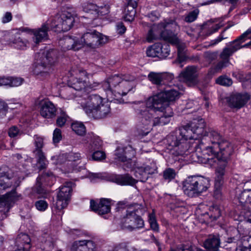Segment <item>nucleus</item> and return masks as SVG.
Wrapping results in <instances>:
<instances>
[{
  "instance_id": "nucleus-31",
  "label": "nucleus",
  "mask_w": 251,
  "mask_h": 251,
  "mask_svg": "<svg viewBox=\"0 0 251 251\" xmlns=\"http://www.w3.org/2000/svg\"><path fill=\"white\" fill-rule=\"evenodd\" d=\"M251 32V29H248L246 31L241 35L238 38L229 43V47H227L233 54L239 49L242 48L241 44L246 41L248 34Z\"/></svg>"
},
{
  "instance_id": "nucleus-48",
  "label": "nucleus",
  "mask_w": 251,
  "mask_h": 251,
  "mask_svg": "<svg viewBox=\"0 0 251 251\" xmlns=\"http://www.w3.org/2000/svg\"><path fill=\"white\" fill-rule=\"evenodd\" d=\"M199 14V10L198 9L190 12L185 18V21L187 23H192L195 21Z\"/></svg>"
},
{
  "instance_id": "nucleus-62",
  "label": "nucleus",
  "mask_w": 251,
  "mask_h": 251,
  "mask_svg": "<svg viewBox=\"0 0 251 251\" xmlns=\"http://www.w3.org/2000/svg\"><path fill=\"white\" fill-rule=\"evenodd\" d=\"M12 14L10 12H7L2 17L1 21L2 23L5 24L10 22L12 20Z\"/></svg>"
},
{
  "instance_id": "nucleus-16",
  "label": "nucleus",
  "mask_w": 251,
  "mask_h": 251,
  "mask_svg": "<svg viewBox=\"0 0 251 251\" xmlns=\"http://www.w3.org/2000/svg\"><path fill=\"white\" fill-rule=\"evenodd\" d=\"M180 96V93L176 89H172L161 92L152 96L150 101H157L163 106H169V101H173L177 100Z\"/></svg>"
},
{
  "instance_id": "nucleus-4",
  "label": "nucleus",
  "mask_w": 251,
  "mask_h": 251,
  "mask_svg": "<svg viewBox=\"0 0 251 251\" xmlns=\"http://www.w3.org/2000/svg\"><path fill=\"white\" fill-rule=\"evenodd\" d=\"M134 77L122 78L119 75L109 77L102 84V87L106 92L107 99L110 101L116 100L121 103L123 100L121 97L126 95L133 88L132 82Z\"/></svg>"
},
{
  "instance_id": "nucleus-37",
  "label": "nucleus",
  "mask_w": 251,
  "mask_h": 251,
  "mask_svg": "<svg viewBox=\"0 0 251 251\" xmlns=\"http://www.w3.org/2000/svg\"><path fill=\"white\" fill-rule=\"evenodd\" d=\"M218 20H211L207 21L204 25V26H208V31L207 35H210L211 34L217 31L218 29L223 26V24L220 22L214 24L215 23H217Z\"/></svg>"
},
{
  "instance_id": "nucleus-21",
  "label": "nucleus",
  "mask_w": 251,
  "mask_h": 251,
  "mask_svg": "<svg viewBox=\"0 0 251 251\" xmlns=\"http://www.w3.org/2000/svg\"><path fill=\"white\" fill-rule=\"evenodd\" d=\"M249 99V96L246 94L236 93L230 96L228 102L230 107L240 109L245 105Z\"/></svg>"
},
{
  "instance_id": "nucleus-2",
  "label": "nucleus",
  "mask_w": 251,
  "mask_h": 251,
  "mask_svg": "<svg viewBox=\"0 0 251 251\" xmlns=\"http://www.w3.org/2000/svg\"><path fill=\"white\" fill-rule=\"evenodd\" d=\"M201 143L196 146L195 152L193 153L194 158L196 157L197 161L202 164L214 166L217 162V152L219 144L225 139L217 131L209 129L206 131L204 128Z\"/></svg>"
},
{
  "instance_id": "nucleus-22",
  "label": "nucleus",
  "mask_w": 251,
  "mask_h": 251,
  "mask_svg": "<svg viewBox=\"0 0 251 251\" xmlns=\"http://www.w3.org/2000/svg\"><path fill=\"white\" fill-rule=\"evenodd\" d=\"M225 173L224 166L223 167L217 168L213 194L214 197L216 199H221L222 196V187L223 183V176Z\"/></svg>"
},
{
  "instance_id": "nucleus-27",
  "label": "nucleus",
  "mask_w": 251,
  "mask_h": 251,
  "mask_svg": "<svg viewBox=\"0 0 251 251\" xmlns=\"http://www.w3.org/2000/svg\"><path fill=\"white\" fill-rule=\"evenodd\" d=\"M95 246L90 240L76 241L74 243L71 251H94Z\"/></svg>"
},
{
  "instance_id": "nucleus-56",
  "label": "nucleus",
  "mask_w": 251,
  "mask_h": 251,
  "mask_svg": "<svg viewBox=\"0 0 251 251\" xmlns=\"http://www.w3.org/2000/svg\"><path fill=\"white\" fill-rule=\"evenodd\" d=\"M8 110L7 104L2 100H0V118L6 115Z\"/></svg>"
},
{
  "instance_id": "nucleus-33",
  "label": "nucleus",
  "mask_w": 251,
  "mask_h": 251,
  "mask_svg": "<svg viewBox=\"0 0 251 251\" xmlns=\"http://www.w3.org/2000/svg\"><path fill=\"white\" fill-rule=\"evenodd\" d=\"M62 18H63V32L67 31L72 27L75 22L73 15L70 13H64L61 14Z\"/></svg>"
},
{
  "instance_id": "nucleus-53",
  "label": "nucleus",
  "mask_w": 251,
  "mask_h": 251,
  "mask_svg": "<svg viewBox=\"0 0 251 251\" xmlns=\"http://www.w3.org/2000/svg\"><path fill=\"white\" fill-rule=\"evenodd\" d=\"M35 206L36 208L41 211H45L48 206V203L44 200H39L36 202Z\"/></svg>"
},
{
  "instance_id": "nucleus-52",
  "label": "nucleus",
  "mask_w": 251,
  "mask_h": 251,
  "mask_svg": "<svg viewBox=\"0 0 251 251\" xmlns=\"http://www.w3.org/2000/svg\"><path fill=\"white\" fill-rule=\"evenodd\" d=\"M68 118L69 117L65 113H61L57 119V125L60 127L64 126Z\"/></svg>"
},
{
  "instance_id": "nucleus-64",
  "label": "nucleus",
  "mask_w": 251,
  "mask_h": 251,
  "mask_svg": "<svg viewBox=\"0 0 251 251\" xmlns=\"http://www.w3.org/2000/svg\"><path fill=\"white\" fill-rule=\"evenodd\" d=\"M129 205L128 202L126 201H119L117 204V209L120 210L121 209L125 208Z\"/></svg>"
},
{
  "instance_id": "nucleus-40",
  "label": "nucleus",
  "mask_w": 251,
  "mask_h": 251,
  "mask_svg": "<svg viewBox=\"0 0 251 251\" xmlns=\"http://www.w3.org/2000/svg\"><path fill=\"white\" fill-rule=\"evenodd\" d=\"M161 49V44L155 43L148 48L146 51L147 55L149 57L159 58V53Z\"/></svg>"
},
{
  "instance_id": "nucleus-49",
  "label": "nucleus",
  "mask_w": 251,
  "mask_h": 251,
  "mask_svg": "<svg viewBox=\"0 0 251 251\" xmlns=\"http://www.w3.org/2000/svg\"><path fill=\"white\" fill-rule=\"evenodd\" d=\"M69 164H72L73 162H78L81 159L80 154L78 152H70L67 153Z\"/></svg>"
},
{
  "instance_id": "nucleus-39",
  "label": "nucleus",
  "mask_w": 251,
  "mask_h": 251,
  "mask_svg": "<svg viewBox=\"0 0 251 251\" xmlns=\"http://www.w3.org/2000/svg\"><path fill=\"white\" fill-rule=\"evenodd\" d=\"M35 149L33 151L34 154L44 153L42 148L44 146V139L43 137L36 135L34 136Z\"/></svg>"
},
{
  "instance_id": "nucleus-50",
  "label": "nucleus",
  "mask_w": 251,
  "mask_h": 251,
  "mask_svg": "<svg viewBox=\"0 0 251 251\" xmlns=\"http://www.w3.org/2000/svg\"><path fill=\"white\" fill-rule=\"evenodd\" d=\"M145 171L149 174H153L157 172V167L154 162L150 163V165L143 166Z\"/></svg>"
},
{
  "instance_id": "nucleus-12",
  "label": "nucleus",
  "mask_w": 251,
  "mask_h": 251,
  "mask_svg": "<svg viewBox=\"0 0 251 251\" xmlns=\"http://www.w3.org/2000/svg\"><path fill=\"white\" fill-rule=\"evenodd\" d=\"M72 182H67L60 187V190L57 196L56 201L53 204L52 212L53 213L61 216L63 214L62 210L67 207L72 191Z\"/></svg>"
},
{
  "instance_id": "nucleus-43",
  "label": "nucleus",
  "mask_w": 251,
  "mask_h": 251,
  "mask_svg": "<svg viewBox=\"0 0 251 251\" xmlns=\"http://www.w3.org/2000/svg\"><path fill=\"white\" fill-rule=\"evenodd\" d=\"M176 176V172L173 169L169 168L165 169L163 174V178L170 182L175 178Z\"/></svg>"
},
{
  "instance_id": "nucleus-41",
  "label": "nucleus",
  "mask_w": 251,
  "mask_h": 251,
  "mask_svg": "<svg viewBox=\"0 0 251 251\" xmlns=\"http://www.w3.org/2000/svg\"><path fill=\"white\" fill-rule=\"evenodd\" d=\"M72 130L77 135H84L86 133L85 126L82 123L75 122L71 125Z\"/></svg>"
},
{
  "instance_id": "nucleus-51",
  "label": "nucleus",
  "mask_w": 251,
  "mask_h": 251,
  "mask_svg": "<svg viewBox=\"0 0 251 251\" xmlns=\"http://www.w3.org/2000/svg\"><path fill=\"white\" fill-rule=\"evenodd\" d=\"M105 154L103 151H99L98 150L93 151L92 154V159L96 161H100L105 159Z\"/></svg>"
},
{
  "instance_id": "nucleus-1",
  "label": "nucleus",
  "mask_w": 251,
  "mask_h": 251,
  "mask_svg": "<svg viewBox=\"0 0 251 251\" xmlns=\"http://www.w3.org/2000/svg\"><path fill=\"white\" fill-rule=\"evenodd\" d=\"M206 124L203 119H194L192 121L182 126L175 133L167 137V149L171 153L175 156L188 154L190 150L188 140H198L201 138L204 133Z\"/></svg>"
},
{
  "instance_id": "nucleus-14",
  "label": "nucleus",
  "mask_w": 251,
  "mask_h": 251,
  "mask_svg": "<svg viewBox=\"0 0 251 251\" xmlns=\"http://www.w3.org/2000/svg\"><path fill=\"white\" fill-rule=\"evenodd\" d=\"M218 151L216 157L217 160L215 165L218 163V167H223L224 166L225 169L226 166L227 159L233 153V146L228 141L224 140L219 144Z\"/></svg>"
},
{
  "instance_id": "nucleus-23",
  "label": "nucleus",
  "mask_w": 251,
  "mask_h": 251,
  "mask_svg": "<svg viewBox=\"0 0 251 251\" xmlns=\"http://www.w3.org/2000/svg\"><path fill=\"white\" fill-rule=\"evenodd\" d=\"M110 181L121 185H135L137 180L128 174L113 175L109 177Z\"/></svg>"
},
{
  "instance_id": "nucleus-29",
  "label": "nucleus",
  "mask_w": 251,
  "mask_h": 251,
  "mask_svg": "<svg viewBox=\"0 0 251 251\" xmlns=\"http://www.w3.org/2000/svg\"><path fill=\"white\" fill-rule=\"evenodd\" d=\"M56 108L52 103L50 101H45L40 109L41 115L46 118H51L55 115Z\"/></svg>"
},
{
  "instance_id": "nucleus-30",
  "label": "nucleus",
  "mask_w": 251,
  "mask_h": 251,
  "mask_svg": "<svg viewBox=\"0 0 251 251\" xmlns=\"http://www.w3.org/2000/svg\"><path fill=\"white\" fill-rule=\"evenodd\" d=\"M251 32V29H248L246 31L241 35L238 38L229 43V47H227L233 54L239 49L242 48L241 44L246 41L248 34Z\"/></svg>"
},
{
  "instance_id": "nucleus-10",
  "label": "nucleus",
  "mask_w": 251,
  "mask_h": 251,
  "mask_svg": "<svg viewBox=\"0 0 251 251\" xmlns=\"http://www.w3.org/2000/svg\"><path fill=\"white\" fill-rule=\"evenodd\" d=\"M34 68V73L37 75L48 74L51 71V67L56 60L55 52L53 50H44L39 52Z\"/></svg>"
},
{
  "instance_id": "nucleus-42",
  "label": "nucleus",
  "mask_w": 251,
  "mask_h": 251,
  "mask_svg": "<svg viewBox=\"0 0 251 251\" xmlns=\"http://www.w3.org/2000/svg\"><path fill=\"white\" fill-rule=\"evenodd\" d=\"M148 221L151 228L155 232H158L159 230V225L157 223L154 210H152L151 213L149 214Z\"/></svg>"
},
{
  "instance_id": "nucleus-55",
  "label": "nucleus",
  "mask_w": 251,
  "mask_h": 251,
  "mask_svg": "<svg viewBox=\"0 0 251 251\" xmlns=\"http://www.w3.org/2000/svg\"><path fill=\"white\" fill-rule=\"evenodd\" d=\"M62 139L61 131L59 128H55L53 133V142L58 143Z\"/></svg>"
},
{
  "instance_id": "nucleus-6",
  "label": "nucleus",
  "mask_w": 251,
  "mask_h": 251,
  "mask_svg": "<svg viewBox=\"0 0 251 251\" xmlns=\"http://www.w3.org/2000/svg\"><path fill=\"white\" fill-rule=\"evenodd\" d=\"M62 23H63V18H62L61 15H57L54 17L50 24L46 23L40 28L30 29L29 33L32 35L33 42L37 45L47 40L49 38V25L55 32L63 31Z\"/></svg>"
},
{
  "instance_id": "nucleus-8",
  "label": "nucleus",
  "mask_w": 251,
  "mask_h": 251,
  "mask_svg": "<svg viewBox=\"0 0 251 251\" xmlns=\"http://www.w3.org/2000/svg\"><path fill=\"white\" fill-rule=\"evenodd\" d=\"M152 96L149 97L146 100V106L139 110L141 122L143 125L147 126V129L150 130L151 127L156 126L158 120L156 119V113L158 110H162L163 107L161 104L157 101H151L150 99Z\"/></svg>"
},
{
  "instance_id": "nucleus-28",
  "label": "nucleus",
  "mask_w": 251,
  "mask_h": 251,
  "mask_svg": "<svg viewBox=\"0 0 251 251\" xmlns=\"http://www.w3.org/2000/svg\"><path fill=\"white\" fill-rule=\"evenodd\" d=\"M159 112H162L163 115L160 117L156 116L158 121L157 125H164L169 123L170 121V118L173 115V109L170 106H163L162 110H158Z\"/></svg>"
},
{
  "instance_id": "nucleus-26",
  "label": "nucleus",
  "mask_w": 251,
  "mask_h": 251,
  "mask_svg": "<svg viewBox=\"0 0 251 251\" xmlns=\"http://www.w3.org/2000/svg\"><path fill=\"white\" fill-rule=\"evenodd\" d=\"M232 54L228 48H224L220 55L221 60L214 67L215 72H219L223 68L227 67L229 63V57Z\"/></svg>"
},
{
  "instance_id": "nucleus-17",
  "label": "nucleus",
  "mask_w": 251,
  "mask_h": 251,
  "mask_svg": "<svg viewBox=\"0 0 251 251\" xmlns=\"http://www.w3.org/2000/svg\"><path fill=\"white\" fill-rule=\"evenodd\" d=\"M83 8L86 12H91L98 16H103L107 15L110 13V6L107 2L98 1L96 3L91 2L84 3Z\"/></svg>"
},
{
  "instance_id": "nucleus-47",
  "label": "nucleus",
  "mask_w": 251,
  "mask_h": 251,
  "mask_svg": "<svg viewBox=\"0 0 251 251\" xmlns=\"http://www.w3.org/2000/svg\"><path fill=\"white\" fill-rule=\"evenodd\" d=\"M51 159H55L56 160V162H55L56 164L62 165L67 163V165H68L69 164L68 163L67 153L60 154L56 157H52Z\"/></svg>"
},
{
  "instance_id": "nucleus-32",
  "label": "nucleus",
  "mask_w": 251,
  "mask_h": 251,
  "mask_svg": "<svg viewBox=\"0 0 251 251\" xmlns=\"http://www.w3.org/2000/svg\"><path fill=\"white\" fill-rule=\"evenodd\" d=\"M220 246V239L218 236L210 235L204 242L205 249L212 251H218Z\"/></svg>"
},
{
  "instance_id": "nucleus-61",
  "label": "nucleus",
  "mask_w": 251,
  "mask_h": 251,
  "mask_svg": "<svg viewBox=\"0 0 251 251\" xmlns=\"http://www.w3.org/2000/svg\"><path fill=\"white\" fill-rule=\"evenodd\" d=\"M135 15V10L133 8L130 9V13H127L125 11V15L124 18L125 21L131 22L134 20V16Z\"/></svg>"
},
{
  "instance_id": "nucleus-57",
  "label": "nucleus",
  "mask_w": 251,
  "mask_h": 251,
  "mask_svg": "<svg viewBox=\"0 0 251 251\" xmlns=\"http://www.w3.org/2000/svg\"><path fill=\"white\" fill-rule=\"evenodd\" d=\"M24 81V79L20 77H10V86L17 87L21 85Z\"/></svg>"
},
{
  "instance_id": "nucleus-25",
  "label": "nucleus",
  "mask_w": 251,
  "mask_h": 251,
  "mask_svg": "<svg viewBox=\"0 0 251 251\" xmlns=\"http://www.w3.org/2000/svg\"><path fill=\"white\" fill-rule=\"evenodd\" d=\"M15 178H10L8 175L2 169H0V194L6 188L12 186L17 187L19 183L15 181Z\"/></svg>"
},
{
  "instance_id": "nucleus-18",
  "label": "nucleus",
  "mask_w": 251,
  "mask_h": 251,
  "mask_svg": "<svg viewBox=\"0 0 251 251\" xmlns=\"http://www.w3.org/2000/svg\"><path fill=\"white\" fill-rule=\"evenodd\" d=\"M197 68L194 66H188L179 75L180 79L189 85H194L198 82Z\"/></svg>"
},
{
  "instance_id": "nucleus-5",
  "label": "nucleus",
  "mask_w": 251,
  "mask_h": 251,
  "mask_svg": "<svg viewBox=\"0 0 251 251\" xmlns=\"http://www.w3.org/2000/svg\"><path fill=\"white\" fill-rule=\"evenodd\" d=\"M78 100V103L89 116L95 119L105 118L110 113L108 102L98 95H87Z\"/></svg>"
},
{
  "instance_id": "nucleus-20",
  "label": "nucleus",
  "mask_w": 251,
  "mask_h": 251,
  "mask_svg": "<svg viewBox=\"0 0 251 251\" xmlns=\"http://www.w3.org/2000/svg\"><path fill=\"white\" fill-rule=\"evenodd\" d=\"M91 210L100 215H104L110 212L111 210L110 201L108 199H101L99 203L91 200L90 201Z\"/></svg>"
},
{
  "instance_id": "nucleus-59",
  "label": "nucleus",
  "mask_w": 251,
  "mask_h": 251,
  "mask_svg": "<svg viewBox=\"0 0 251 251\" xmlns=\"http://www.w3.org/2000/svg\"><path fill=\"white\" fill-rule=\"evenodd\" d=\"M112 251H128V244L126 242L121 243L115 246Z\"/></svg>"
},
{
  "instance_id": "nucleus-54",
  "label": "nucleus",
  "mask_w": 251,
  "mask_h": 251,
  "mask_svg": "<svg viewBox=\"0 0 251 251\" xmlns=\"http://www.w3.org/2000/svg\"><path fill=\"white\" fill-rule=\"evenodd\" d=\"M218 56L217 52L207 51L204 53V57L206 60L210 62L215 60Z\"/></svg>"
},
{
  "instance_id": "nucleus-44",
  "label": "nucleus",
  "mask_w": 251,
  "mask_h": 251,
  "mask_svg": "<svg viewBox=\"0 0 251 251\" xmlns=\"http://www.w3.org/2000/svg\"><path fill=\"white\" fill-rule=\"evenodd\" d=\"M35 157L37 158V163L40 165L39 169L40 170H43L46 168L47 166V160L44 153L35 154Z\"/></svg>"
},
{
  "instance_id": "nucleus-38",
  "label": "nucleus",
  "mask_w": 251,
  "mask_h": 251,
  "mask_svg": "<svg viewBox=\"0 0 251 251\" xmlns=\"http://www.w3.org/2000/svg\"><path fill=\"white\" fill-rule=\"evenodd\" d=\"M102 145V141L97 136H93L91 137L88 149L90 152L99 150Z\"/></svg>"
},
{
  "instance_id": "nucleus-9",
  "label": "nucleus",
  "mask_w": 251,
  "mask_h": 251,
  "mask_svg": "<svg viewBox=\"0 0 251 251\" xmlns=\"http://www.w3.org/2000/svg\"><path fill=\"white\" fill-rule=\"evenodd\" d=\"M75 73L79 77H76L73 80L71 87L77 92L76 95L80 96V98L77 100L78 101L79 100L84 98L85 94L89 95L86 91L89 89H95L99 83L94 82L91 84L90 81H87L89 75L87 74L85 70L79 69L76 70Z\"/></svg>"
},
{
  "instance_id": "nucleus-13",
  "label": "nucleus",
  "mask_w": 251,
  "mask_h": 251,
  "mask_svg": "<svg viewBox=\"0 0 251 251\" xmlns=\"http://www.w3.org/2000/svg\"><path fill=\"white\" fill-rule=\"evenodd\" d=\"M121 226L123 229L132 231L143 227L144 222L135 211H127L126 215L121 220Z\"/></svg>"
},
{
  "instance_id": "nucleus-36",
  "label": "nucleus",
  "mask_w": 251,
  "mask_h": 251,
  "mask_svg": "<svg viewBox=\"0 0 251 251\" xmlns=\"http://www.w3.org/2000/svg\"><path fill=\"white\" fill-rule=\"evenodd\" d=\"M135 170V176L138 180L145 182L148 178V174L143 169V166H138L135 162L134 167L131 168Z\"/></svg>"
},
{
  "instance_id": "nucleus-3",
  "label": "nucleus",
  "mask_w": 251,
  "mask_h": 251,
  "mask_svg": "<svg viewBox=\"0 0 251 251\" xmlns=\"http://www.w3.org/2000/svg\"><path fill=\"white\" fill-rule=\"evenodd\" d=\"M177 25L175 21L172 20H165L159 24H153L147 35V40L149 42L161 38L173 44L177 45L178 59L180 63L184 61L186 59L184 54L185 46L183 44H178V39L173 32L175 30Z\"/></svg>"
},
{
  "instance_id": "nucleus-45",
  "label": "nucleus",
  "mask_w": 251,
  "mask_h": 251,
  "mask_svg": "<svg viewBox=\"0 0 251 251\" xmlns=\"http://www.w3.org/2000/svg\"><path fill=\"white\" fill-rule=\"evenodd\" d=\"M216 82L218 84L226 86H230L232 84L231 79L225 75H222L218 77L216 80Z\"/></svg>"
},
{
  "instance_id": "nucleus-24",
  "label": "nucleus",
  "mask_w": 251,
  "mask_h": 251,
  "mask_svg": "<svg viewBox=\"0 0 251 251\" xmlns=\"http://www.w3.org/2000/svg\"><path fill=\"white\" fill-rule=\"evenodd\" d=\"M59 44L64 50H77L81 48L80 40L78 42L75 38L67 36L59 41Z\"/></svg>"
},
{
  "instance_id": "nucleus-46",
  "label": "nucleus",
  "mask_w": 251,
  "mask_h": 251,
  "mask_svg": "<svg viewBox=\"0 0 251 251\" xmlns=\"http://www.w3.org/2000/svg\"><path fill=\"white\" fill-rule=\"evenodd\" d=\"M161 49L159 53V58L160 59L166 58L170 54V47L167 44L164 45L161 44Z\"/></svg>"
},
{
  "instance_id": "nucleus-60",
  "label": "nucleus",
  "mask_w": 251,
  "mask_h": 251,
  "mask_svg": "<svg viewBox=\"0 0 251 251\" xmlns=\"http://www.w3.org/2000/svg\"><path fill=\"white\" fill-rule=\"evenodd\" d=\"M52 176L53 175L52 173L50 172L46 173L45 175L38 177L37 178V185H38V187H41L44 179L46 180L47 177H52Z\"/></svg>"
},
{
  "instance_id": "nucleus-19",
  "label": "nucleus",
  "mask_w": 251,
  "mask_h": 251,
  "mask_svg": "<svg viewBox=\"0 0 251 251\" xmlns=\"http://www.w3.org/2000/svg\"><path fill=\"white\" fill-rule=\"evenodd\" d=\"M22 199V195L18 194L15 189L13 190L0 197V208L5 207L6 212H8L12 203Z\"/></svg>"
},
{
  "instance_id": "nucleus-15",
  "label": "nucleus",
  "mask_w": 251,
  "mask_h": 251,
  "mask_svg": "<svg viewBox=\"0 0 251 251\" xmlns=\"http://www.w3.org/2000/svg\"><path fill=\"white\" fill-rule=\"evenodd\" d=\"M135 151L130 146L125 148L118 147L115 151L116 159L124 162L127 168H132L135 165V161L131 158L134 156Z\"/></svg>"
},
{
  "instance_id": "nucleus-35",
  "label": "nucleus",
  "mask_w": 251,
  "mask_h": 251,
  "mask_svg": "<svg viewBox=\"0 0 251 251\" xmlns=\"http://www.w3.org/2000/svg\"><path fill=\"white\" fill-rule=\"evenodd\" d=\"M167 76L166 74L151 72L149 74L148 78L152 83L159 85L167 78Z\"/></svg>"
},
{
  "instance_id": "nucleus-34",
  "label": "nucleus",
  "mask_w": 251,
  "mask_h": 251,
  "mask_svg": "<svg viewBox=\"0 0 251 251\" xmlns=\"http://www.w3.org/2000/svg\"><path fill=\"white\" fill-rule=\"evenodd\" d=\"M11 44L12 46L19 50H25L29 46L28 40L22 38L18 34L15 35Z\"/></svg>"
},
{
  "instance_id": "nucleus-58",
  "label": "nucleus",
  "mask_w": 251,
  "mask_h": 251,
  "mask_svg": "<svg viewBox=\"0 0 251 251\" xmlns=\"http://www.w3.org/2000/svg\"><path fill=\"white\" fill-rule=\"evenodd\" d=\"M21 134V131L16 126H13L9 128L8 134L10 137H15Z\"/></svg>"
},
{
  "instance_id": "nucleus-11",
  "label": "nucleus",
  "mask_w": 251,
  "mask_h": 251,
  "mask_svg": "<svg viewBox=\"0 0 251 251\" xmlns=\"http://www.w3.org/2000/svg\"><path fill=\"white\" fill-rule=\"evenodd\" d=\"M107 41L106 36L96 30H89L85 32L80 39L81 47L91 49L99 48Z\"/></svg>"
},
{
  "instance_id": "nucleus-7",
  "label": "nucleus",
  "mask_w": 251,
  "mask_h": 251,
  "mask_svg": "<svg viewBox=\"0 0 251 251\" xmlns=\"http://www.w3.org/2000/svg\"><path fill=\"white\" fill-rule=\"evenodd\" d=\"M208 178L202 176H191L184 181L183 188L184 193L189 197H196L206 192L210 187Z\"/></svg>"
},
{
  "instance_id": "nucleus-63",
  "label": "nucleus",
  "mask_w": 251,
  "mask_h": 251,
  "mask_svg": "<svg viewBox=\"0 0 251 251\" xmlns=\"http://www.w3.org/2000/svg\"><path fill=\"white\" fill-rule=\"evenodd\" d=\"M10 83V77H0V86L9 85Z\"/></svg>"
}]
</instances>
